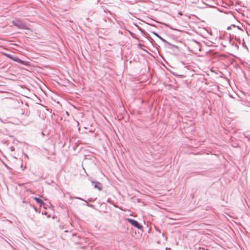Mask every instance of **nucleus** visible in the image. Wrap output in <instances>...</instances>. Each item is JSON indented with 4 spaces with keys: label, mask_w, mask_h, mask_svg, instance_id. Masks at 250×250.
<instances>
[{
    "label": "nucleus",
    "mask_w": 250,
    "mask_h": 250,
    "mask_svg": "<svg viewBox=\"0 0 250 250\" xmlns=\"http://www.w3.org/2000/svg\"><path fill=\"white\" fill-rule=\"evenodd\" d=\"M12 22L13 25H14L19 29H29V28L22 21L19 20H15L12 21Z\"/></svg>",
    "instance_id": "obj_1"
},
{
    "label": "nucleus",
    "mask_w": 250,
    "mask_h": 250,
    "mask_svg": "<svg viewBox=\"0 0 250 250\" xmlns=\"http://www.w3.org/2000/svg\"><path fill=\"white\" fill-rule=\"evenodd\" d=\"M126 220L128 222L130 223L132 225L136 227L137 229H142L143 228L142 226L137 221H136L135 220L130 219V218H127L126 219Z\"/></svg>",
    "instance_id": "obj_2"
},
{
    "label": "nucleus",
    "mask_w": 250,
    "mask_h": 250,
    "mask_svg": "<svg viewBox=\"0 0 250 250\" xmlns=\"http://www.w3.org/2000/svg\"><path fill=\"white\" fill-rule=\"evenodd\" d=\"M8 57L9 58L11 59V60H12L16 62H19L20 63L24 64V61H23L20 59L18 57L13 56V55H12L11 54L8 55Z\"/></svg>",
    "instance_id": "obj_3"
},
{
    "label": "nucleus",
    "mask_w": 250,
    "mask_h": 250,
    "mask_svg": "<svg viewBox=\"0 0 250 250\" xmlns=\"http://www.w3.org/2000/svg\"><path fill=\"white\" fill-rule=\"evenodd\" d=\"M92 183L94 186L95 188H97L99 190H102L103 186L101 183L97 181H92Z\"/></svg>",
    "instance_id": "obj_4"
},
{
    "label": "nucleus",
    "mask_w": 250,
    "mask_h": 250,
    "mask_svg": "<svg viewBox=\"0 0 250 250\" xmlns=\"http://www.w3.org/2000/svg\"><path fill=\"white\" fill-rule=\"evenodd\" d=\"M152 33L154 35H155L156 37L159 38L164 42H166V43H167L168 44H170V43L168 42H167L165 39H164L163 38H162L157 33H156L155 32H153Z\"/></svg>",
    "instance_id": "obj_5"
},
{
    "label": "nucleus",
    "mask_w": 250,
    "mask_h": 250,
    "mask_svg": "<svg viewBox=\"0 0 250 250\" xmlns=\"http://www.w3.org/2000/svg\"><path fill=\"white\" fill-rule=\"evenodd\" d=\"M34 199L38 203H39L41 206L44 205V203L39 198H37V197H34Z\"/></svg>",
    "instance_id": "obj_6"
},
{
    "label": "nucleus",
    "mask_w": 250,
    "mask_h": 250,
    "mask_svg": "<svg viewBox=\"0 0 250 250\" xmlns=\"http://www.w3.org/2000/svg\"><path fill=\"white\" fill-rule=\"evenodd\" d=\"M107 202H108V203H110V204H112V205H113L115 208H119L118 206H116L115 204H114V203H112V202H111V201H110V199H108L107 200Z\"/></svg>",
    "instance_id": "obj_7"
},
{
    "label": "nucleus",
    "mask_w": 250,
    "mask_h": 250,
    "mask_svg": "<svg viewBox=\"0 0 250 250\" xmlns=\"http://www.w3.org/2000/svg\"><path fill=\"white\" fill-rule=\"evenodd\" d=\"M86 205L87 206H88V207H91V208H94V206L93 205L89 204H88V203H87L86 202Z\"/></svg>",
    "instance_id": "obj_8"
},
{
    "label": "nucleus",
    "mask_w": 250,
    "mask_h": 250,
    "mask_svg": "<svg viewBox=\"0 0 250 250\" xmlns=\"http://www.w3.org/2000/svg\"><path fill=\"white\" fill-rule=\"evenodd\" d=\"M175 75L179 78H183L184 77V75Z\"/></svg>",
    "instance_id": "obj_9"
},
{
    "label": "nucleus",
    "mask_w": 250,
    "mask_h": 250,
    "mask_svg": "<svg viewBox=\"0 0 250 250\" xmlns=\"http://www.w3.org/2000/svg\"><path fill=\"white\" fill-rule=\"evenodd\" d=\"M231 26H232L233 28H238L237 27V26H235V25H231Z\"/></svg>",
    "instance_id": "obj_10"
},
{
    "label": "nucleus",
    "mask_w": 250,
    "mask_h": 250,
    "mask_svg": "<svg viewBox=\"0 0 250 250\" xmlns=\"http://www.w3.org/2000/svg\"><path fill=\"white\" fill-rule=\"evenodd\" d=\"M230 28H231V26H228V27H227V29H228V30H229Z\"/></svg>",
    "instance_id": "obj_11"
},
{
    "label": "nucleus",
    "mask_w": 250,
    "mask_h": 250,
    "mask_svg": "<svg viewBox=\"0 0 250 250\" xmlns=\"http://www.w3.org/2000/svg\"><path fill=\"white\" fill-rule=\"evenodd\" d=\"M76 198L83 200V199H81V198H79V197H76Z\"/></svg>",
    "instance_id": "obj_12"
},
{
    "label": "nucleus",
    "mask_w": 250,
    "mask_h": 250,
    "mask_svg": "<svg viewBox=\"0 0 250 250\" xmlns=\"http://www.w3.org/2000/svg\"><path fill=\"white\" fill-rule=\"evenodd\" d=\"M179 15H182V14L181 12H179Z\"/></svg>",
    "instance_id": "obj_13"
},
{
    "label": "nucleus",
    "mask_w": 250,
    "mask_h": 250,
    "mask_svg": "<svg viewBox=\"0 0 250 250\" xmlns=\"http://www.w3.org/2000/svg\"><path fill=\"white\" fill-rule=\"evenodd\" d=\"M5 55L8 57V56L9 54H5Z\"/></svg>",
    "instance_id": "obj_14"
}]
</instances>
